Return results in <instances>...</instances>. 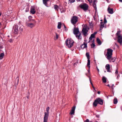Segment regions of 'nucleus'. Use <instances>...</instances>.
I'll return each instance as SVG.
<instances>
[{"mask_svg":"<svg viewBox=\"0 0 122 122\" xmlns=\"http://www.w3.org/2000/svg\"><path fill=\"white\" fill-rule=\"evenodd\" d=\"M95 1H96V0H94V1H93V2H95Z\"/></svg>","mask_w":122,"mask_h":122,"instance_id":"51","label":"nucleus"},{"mask_svg":"<svg viewBox=\"0 0 122 122\" xmlns=\"http://www.w3.org/2000/svg\"><path fill=\"white\" fill-rule=\"evenodd\" d=\"M117 98H114L113 100L114 103V104H116L117 103Z\"/></svg>","mask_w":122,"mask_h":122,"instance_id":"27","label":"nucleus"},{"mask_svg":"<svg viewBox=\"0 0 122 122\" xmlns=\"http://www.w3.org/2000/svg\"><path fill=\"white\" fill-rule=\"evenodd\" d=\"M1 15V14L0 13V16Z\"/></svg>","mask_w":122,"mask_h":122,"instance_id":"52","label":"nucleus"},{"mask_svg":"<svg viewBox=\"0 0 122 122\" xmlns=\"http://www.w3.org/2000/svg\"><path fill=\"white\" fill-rule=\"evenodd\" d=\"M30 12L33 14H34L35 13V11L34 8H33L31 9Z\"/></svg>","mask_w":122,"mask_h":122,"instance_id":"21","label":"nucleus"},{"mask_svg":"<svg viewBox=\"0 0 122 122\" xmlns=\"http://www.w3.org/2000/svg\"><path fill=\"white\" fill-rule=\"evenodd\" d=\"M96 67L97 69V70L98 72H99V69L98 68V67H97V66Z\"/></svg>","mask_w":122,"mask_h":122,"instance_id":"43","label":"nucleus"},{"mask_svg":"<svg viewBox=\"0 0 122 122\" xmlns=\"http://www.w3.org/2000/svg\"><path fill=\"white\" fill-rule=\"evenodd\" d=\"M117 75V79H118L120 77L119 75V74H118Z\"/></svg>","mask_w":122,"mask_h":122,"instance_id":"40","label":"nucleus"},{"mask_svg":"<svg viewBox=\"0 0 122 122\" xmlns=\"http://www.w3.org/2000/svg\"><path fill=\"white\" fill-rule=\"evenodd\" d=\"M115 73L116 74H118V70H117V69L116 70V72H115Z\"/></svg>","mask_w":122,"mask_h":122,"instance_id":"38","label":"nucleus"},{"mask_svg":"<svg viewBox=\"0 0 122 122\" xmlns=\"http://www.w3.org/2000/svg\"><path fill=\"white\" fill-rule=\"evenodd\" d=\"M88 1L90 2V3H92V0H87Z\"/></svg>","mask_w":122,"mask_h":122,"instance_id":"41","label":"nucleus"},{"mask_svg":"<svg viewBox=\"0 0 122 122\" xmlns=\"http://www.w3.org/2000/svg\"><path fill=\"white\" fill-rule=\"evenodd\" d=\"M61 22H59L58 23L57 26V28L58 29H60L61 28Z\"/></svg>","mask_w":122,"mask_h":122,"instance_id":"26","label":"nucleus"},{"mask_svg":"<svg viewBox=\"0 0 122 122\" xmlns=\"http://www.w3.org/2000/svg\"><path fill=\"white\" fill-rule=\"evenodd\" d=\"M29 96H26V97H27V98H28H28H29Z\"/></svg>","mask_w":122,"mask_h":122,"instance_id":"48","label":"nucleus"},{"mask_svg":"<svg viewBox=\"0 0 122 122\" xmlns=\"http://www.w3.org/2000/svg\"><path fill=\"white\" fill-rule=\"evenodd\" d=\"M78 17L76 16H74L73 17L71 20V22L73 25L76 24L77 21Z\"/></svg>","mask_w":122,"mask_h":122,"instance_id":"9","label":"nucleus"},{"mask_svg":"<svg viewBox=\"0 0 122 122\" xmlns=\"http://www.w3.org/2000/svg\"><path fill=\"white\" fill-rule=\"evenodd\" d=\"M113 50L110 48L107 49V52L106 54L107 58L108 60L111 59L112 55Z\"/></svg>","mask_w":122,"mask_h":122,"instance_id":"3","label":"nucleus"},{"mask_svg":"<svg viewBox=\"0 0 122 122\" xmlns=\"http://www.w3.org/2000/svg\"><path fill=\"white\" fill-rule=\"evenodd\" d=\"M73 33L76 35V37L77 39L79 40L81 39V33L79 32L78 28H74L73 31Z\"/></svg>","mask_w":122,"mask_h":122,"instance_id":"1","label":"nucleus"},{"mask_svg":"<svg viewBox=\"0 0 122 122\" xmlns=\"http://www.w3.org/2000/svg\"><path fill=\"white\" fill-rule=\"evenodd\" d=\"M112 59L111 60V61H112V62H114L116 58H112L111 59Z\"/></svg>","mask_w":122,"mask_h":122,"instance_id":"31","label":"nucleus"},{"mask_svg":"<svg viewBox=\"0 0 122 122\" xmlns=\"http://www.w3.org/2000/svg\"><path fill=\"white\" fill-rule=\"evenodd\" d=\"M97 33V32H94V33L93 34L95 36V35Z\"/></svg>","mask_w":122,"mask_h":122,"instance_id":"42","label":"nucleus"},{"mask_svg":"<svg viewBox=\"0 0 122 122\" xmlns=\"http://www.w3.org/2000/svg\"><path fill=\"white\" fill-rule=\"evenodd\" d=\"M75 107L74 106L72 108L71 111L70 113L72 115L74 113L75 110Z\"/></svg>","mask_w":122,"mask_h":122,"instance_id":"17","label":"nucleus"},{"mask_svg":"<svg viewBox=\"0 0 122 122\" xmlns=\"http://www.w3.org/2000/svg\"><path fill=\"white\" fill-rule=\"evenodd\" d=\"M26 25L31 28L35 26V25L33 23H27V22L26 23Z\"/></svg>","mask_w":122,"mask_h":122,"instance_id":"13","label":"nucleus"},{"mask_svg":"<svg viewBox=\"0 0 122 122\" xmlns=\"http://www.w3.org/2000/svg\"><path fill=\"white\" fill-rule=\"evenodd\" d=\"M102 80L104 83H106L107 82V79L106 77L104 76L102 77Z\"/></svg>","mask_w":122,"mask_h":122,"instance_id":"24","label":"nucleus"},{"mask_svg":"<svg viewBox=\"0 0 122 122\" xmlns=\"http://www.w3.org/2000/svg\"><path fill=\"white\" fill-rule=\"evenodd\" d=\"M119 1L121 2H122V0H119Z\"/></svg>","mask_w":122,"mask_h":122,"instance_id":"49","label":"nucleus"},{"mask_svg":"<svg viewBox=\"0 0 122 122\" xmlns=\"http://www.w3.org/2000/svg\"><path fill=\"white\" fill-rule=\"evenodd\" d=\"M54 7L56 10L58 11L59 9V7L58 6L56 5H54Z\"/></svg>","mask_w":122,"mask_h":122,"instance_id":"20","label":"nucleus"},{"mask_svg":"<svg viewBox=\"0 0 122 122\" xmlns=\"http://www.w3.org/2000/svg\"><path fill=\"white\" fill-rule=\"evenodd\" d=\"M106 72V71H105V72Z\"/></svg>","mask_w":122,"mask_h":122,"instance_id":"56","label":"nucleus"},{"mask_svg":"<svg viewBox=\"0 0 122 122\" xmlns=\"http://www.w3.org/2000/svg\"><path fill=\"white\" fill-rule=\"evenodd\" d=\"M104 26V24L103 22H101L100 25V27L101 29L103 28Z\"/></svg>","mask_w":122,"mask_h":122,"instance_id":"19","label":"nucleus"},{"mask_svg":"<svg viewBox=\"0 0 122 122\" xmlns=\"http://www.w3.org/2000/svg\"><path fill=\"white\" fill-rule=\"evenodd\" d=\"M55 34L56 35V39H58V34H57V33H56Z\"/></svg>","mask_w":122,"mask_h":122,"instance_id":"34","label":"nucleus"},{"mask_svg":"<svg viewBox=\"0 0 122 122\" xmlns=\"http://www.w3.org/2000/svg\"><path fill=\"white\" fill-rule=\"evenodd\" d=\"M89 80H90V83H91V85H92V87L93 88L94 90H95V91H96L95 87L93 86V84L92 83V82L91 81V78H89Z\"/></svg>","mask_w":122,"mask_h":122,"instance_id":"28","label":"nucleus"},{"mask_svg":"<svg viewBox=\"0 0 122 122\" xmlns=\"http://www.w3.org/2000/svg\"><path fill=\"white\" fill-rule=\"evenodd\" d=\"M85 122H92V121H89V120L88 119H86L85 121Z\"/></svg>","mask_w":122,"mask_h":122,"instance_id":"36","label":"nucleus"},{"mask_svg":"<svg viewBox=\"0 0 122 122\" xmlns=\"http://www.w3.org/2000/svg\"><path fill=\"white\" fill-rule=\"evenodd\" d=\"M93 42H94V40H93Z\"/></svg>","mask_w":122,"mask_h":122,"instance_id":"54","label":"nucleus"},{"mask_svg":"<svg viewBox=\"0 0 122 122\" xmlns=\"http://www.w3.org/2000/svg\"><path fill=\"white\" fill-rule=\"evenodd\" d=\"M69 0L70 3H73L75 1V0Z\"/></svg>","mask_w":122,"mask_h":122,"instance_id":"32","label":"nucleus"},{"mask_svg":"<svg viewBox=\"0 0 122 122\" xmlns=\"http://www.w3.org/2000/svg\"><path fill=\"white\" fill-rule=\"evenodd\" d=\"M86 56L88 59L87 63V66L89 68H90V61L89 60L90 55L88 53H86Z\"/></svg>","mask_w":122,"mask_h":122,"instance_id":"10","label":"nucleus"},{"mask_svg":"<svg viewBox=\"0 0 122 122\" xmlns=\"http://www.w3.org/2000/svg\"><path fill=\"white\" fill-rule=\"evenodd\" d=\"M95 1H96V0H94V1H93V2H95Z\"/></svg>","mask_w":122,"mask_h":122,"instance_id":"50","label":"nucleus"},{"mask_svg":"<svg viewBox=\"0 0 122 122\" xmlns=\"http://www.w3.org/2000/svg\"><path fill=\"white\" fill-rule=\"evenodd\" d=\"M43 4L46 7H49L50 5V3H49L48 2L50 0H42Z\"/></svg>","mask_w":122,"mask_h":122,"instance_id":"11","label":"nucleus"},{"mask_svg":"<svg viewBox=\"0 0 122 122\" xmlns=\"http://www.w3.org/2000/svg\"><path fill=\"white\" fill-rule=\"evenodd\" d=\"M76 64H77V63H74V65L75 66V65H76Z\"/></svg>","mask_w":122,"mask_h":122,"instance_id":"47","label":"nucleus"},{"mask_svg":"<svg viewBox=\"0 0 122 122\" xmlns=\"http://www.w3.org/2000/svg\"><path fill=\"white\" fill-rule=\"evenodd\" d=\"M49 107H47L46 109V112H45V115L44 118V122H47L49 114Z\"/></svg>","mask_w":122,"mask_h":122,"instance_id":"5","label":"nucleus"},{"mask_svg":"<svg viewBox=\"0 0 122 122\" xmlns=\"http://www.w3.org/2000/svg\"><path fill=\"white\" fill-rule=\"evenodd\" d=\"M83 9L84 10L86 11L88 10V6L87 5L86 3H84L83 4H81L79 6L77 7L78 9H79V8Z\"/></svg>","mask_w":122,"mask_h":122,"instance_id":"7","label":"nucleus"},{"mask_svg":"<svg viewBox=\"0 0 122 122\" xmlns=\"http://www.w3.org/2000/svg\"><path fill=\"white\" fill-rule=\"evenodd\" d=\"M98 104L101 105H103V100L99 98L95 100L93 103V106L96 107Z\"/></svg>","mask_w":122,"mask_h":122,"instance_id":"4","label":"nucleus"},{"mask_svg":"<svg viewBox=\"0 0 122 122\" xmlns=\"http://www.w3.org/2000/svg\"><path fill=\"white\" fill-rule=\"evenodd\" d=\"M97 41L98 44L99 45H101L102 44V42L100 39L98 38H97Z\"/></svg>","mask_w":122,"mask_h":122,"instance_id":"18","label":"nucleus"},{"mask_svg":"<svg viewBox=\"0 0 122 122\" xmlns=\"http://www.w3.org/2000/svg\"><path fill=\"white\" fill-rule=\"evenodd\" d=\"M73 41L71 39L68 38L66 41V46L69 48H71L73 45Z\"/></svg>","mask_w":122,"mask_h":122,"instance_id":"6","label":"nucleus"},{"mask_svg":"<svg viewBox=\"0 0 122 122\" xmlns=\"http://www.w3.org/2000/svg\"><path fill=\"white\" fill-rule=\"evenodd\" d=\"M93 6L95 10H96L97 9V8L96 7V4L95 3V2H93Z\"/></svg>","mask_w":122,"mask_h":122,"instance_id":"25","label":"nucleus"},{"mask_svg":"<svg viewBox=\"0 0 122 122\" xmlns=\"http://www.w3.org/2000/svg\"><path fill=\"white\" fill-rule=\"evenodd\" d=\"M107 86H109V87H110H110H110V85H109V84H108V85H107Z\"/></svg>","mask_w":122,"mask_h":122,"instance_id":"45","label":"nucleus"},{"mask_svg":"<svg viewBox=\"0 0 122 122\" xmlns=\"http://www.w3.org/2000/svg\"><path fill=\"white\" fill-rule=\"evenodd\" d=\"M120 31H118L116 34L118 39L117 42L121 45L122 44V36L120 35Z\"/></svg>","mask_w":122,"mask_h":122,"instance_id":"8","label":"nucleus"},{"mask_svg":"<svg viewBox=\"0 0 122 122\" xmlns=\"http://www.w3.org/2000/svg\"><path fill=\"white\" fill-rule=\"evenodd\" d=\"M95 37V36L93 34H92L91 35L90 37H89V39L90 40V41L92 39V38H94V37Z\"/></svg>","mask_w":122,"mask_h":122,"instance_id":"22","label":"nucleus"},{"mask_svg":"<svg viewBox=\"0 0 122 122\" xmlns=\"http://www.w3.org/2000/svg\"><path fill=\"white\" fill-rule=\"evenodd\" d=\"M82 31L84 35L85 36H87V32L88 31V30H87L86 27L85 26L84 27H83Z\"/></svg>","mask_w":122,"mask_h":122,"instance_id":"12","label":"nucleus"},{"mask_svg":"<svg viewBox=\"0 0 122 122\" xmlns=\"http://www.w3.org/2000/svg\"><path fill=\"white\" fill-rule=\"evenodd\" d=\"M114 85L113 84H112V85L111 86V88L113 90L114 89Z\"/></svg>","mask_w":122,"mask_h":122,"instance_id":"37","label":"nucleus"},{"mask_svg":"<svg viewBox=\"0 0 122 122\" xmlns=\"http://www.w3.org/2000/svg\"><path fill=\"white\" fill-rule=\"evenodd\" d=\"M4 53H2L0 54V59H2L3 57L4 56Z\"/></svg>","mask_w":122,"mask_h":122,"instance_id":"23","label":"nucleus"},{"mask_svg":"<svg viewBox=\"0 0 122 122\" xmlns=\"http://www.w3.org/2000/svg\"><path fill=\"white\" fill-rule=\"evenodd\" d=\"M22 26H19L17 25H15L14 27V33L15 34H17L18 33H21L23 29Z\"/></svg>","mask_w":122,"mask_h":122,"instance_id":"2","label":"nucleus"},{"mask_svg":"<svg viewBox=\"0 0 122 122\" xmlns=\"http://www.w3.org/2000/svg\"><path fill=\"white\" fill-rule=\"evenodd\" d=\"M8 41L10 43H12L13 42V40L12 39H10Z\"/></svg>","mask_w":122,"mask_h":122,"instance_id":"39","label":"nucleus"},{"mask_svg":"<svg viewBox=\"0 0 122 122\" xmlns=\"http://www.w3.org/2000/svg\"><path fill=\"white\" fill-rule=\"evenodd\" d=\"M81 0H77V2H79L80 1H81Z\"/></svg>","mask_w":122,"mask_h":122,"instance_id":"46","label":"nucleus"},{"mask_svg":"<svg viewBox=\"0 0 122 122\" xmlns=\"http://www.w3.org/2000/svg\"><path fill=\"white\" fill-rule=\"evenodd\" d=\"M107 1H108V0H106Z\"/></svg>","mask_w":122,"mask_h":122,"instance_id":"55","label":"nucleus"},{"mask_svg":"<svg viewBox=\"0 0 122 122\" xmlns=\"http://www.w3.org/2000/svg\"><path fill=\"white\" fill-rule=\"evenodd\" d=\"M107 11L110 14H112L113 13V10L112 8H111L109 7L107 9Z\"/></svg>","mask_w":122,"mask_h":122,"instance_id":"15","label":"nucleus"},{"mask_svg":"<svg viewBox=\"0 0 122 122\" xmlns=\"http://www.w3.org/2000/svg\"><path fill=\"white\" fill-rule=\"evenodd\" d=\"M107 22V20L106 19V18L105 17L104 18V24H105Z\"/></svg>","mask_w":122,"mask_h":122,"instance_id":"35","label":"nucleus"},{"mask_svg":"<svg viewBox=\"0 0 122 122\" xmlns=\"http://www.w3.org/2000/svg\"><path fill=\"white\" fill-rule=\"evenodd\" d=\"M87 43H86L84 42L83 44L81 45V47L82 49L86 48L87 47Z\"/></svg>","mask_w":122,"mask_h":122,"instance_id":"16","label":"nucleus"},{"mask_svg":"<svg viewBox=\"0 0 122 122\" xmlns=\"http://www.w3.org/2000/svg\"><path fill=\"white\" fill-rule=\"evenodd\" d=\"M97 93L98 94H100V92L99 91H98L97 92Z\"/></svg>","mask_w":122,"mask_h":122,"instance_id":"44","label":"nucleus"},{"mask_svg":"<svg viewBox=\"0 0 122 122\" xmlns=\"http://www.w3.org/2000/svg\"><path fill=\"white\" fill-rule=\"evenodd\" d=\"M60 10L61 12L62 13L63 12H64L65 11V10L64 9H60Z\"/></svg>","mask_w":122,"mask_h":122,"instance_id":"29","label":"nucleus"},{"mask_svg":"<svg viewBox=\"0 0 122 122\" xmlns=\"http://www.w3.org/2000/svg\"><path fill=\"white\" fill-rule=\"evenodd\" d=\"M105 68L107 72H111V71L110 70V66L109 64H107Z\"/></svg>","mask_w":122,"mask_h":122,"instance_id":"14","label":"nucleus"},{"mask_svg":"<svg viewBox=\"0 0 122 122\" xmlns=\"http://www.w3.org/2000/svg\"><path fill=\"white\" fill-rule=\"evenodd\" d=\"M115 45H117H117L116 44V43H115Z\"/></svg>","mask_w":122,"mask_h":122,"instance_id":"53","label":"nucleus"},{"mask_svg":"<svg viewBox=\"0 0 122 122\" xmlns=\"http://www.w3.org/2000/svg\"><path fill=\"white\" fill-rule=\"evenodd\" d=\"M96 116L97 117V115H96Z\"/></svg>","mask_w":122,"mask_h":122,"instance_id":"57","label":"nucleus"},{"mask_svg":"<svg viewBox=\"0 0 122 122\" xmlns=\"http://www.w3.org/2000/svg\"><path fill=\"white\" fill-rule=\"evenodd\" d=\"M64 27L65 28V30L66 31H67V28H66V26L64 24Z\"/></svg>","mask_w":122,"mask_h":122,"instance_id":"33","label":"nucleus"},{"mask_svg":"<svg viewBox=\"0 0 122 122\" xmlns=\"http://www.w3.org/2000/svg\"><path fill=\"white\" fill-rule=\"evenodd\" d=\"M91 47L92 48H94L95 46V44L94 43H92L91 45Z\"/></svg>","mask_w":122,"mask_h":122,"instance_id":"30","label":"nucleus"}]
</instances>
